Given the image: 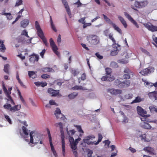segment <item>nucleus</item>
I'll list each match as a JSON object with an SVG mask.
<instances>
[{
    "label": "nucleus",
    "instance_id": "0e129e2a",
    "mask_svg": "<svg viewBox=\"0 0 157 157\" xmlns=\"http://www.w3.org/2000/svg\"><path fill=\"white\" fill-rule=\"evenodd\" d=\"M74 4L77 5V7H78L81 6L82 4L80 2L79 0H78L77 2L74 3Z\"/></svg>",
    "mask_w": 157,
    "mask_h": 157
},
{
    "label": "nucleus",
    "instance_id": "3c124183",
    "mask_svg": "<svg viewBox=\"0 0 157 157\" xmlns=\"http://www.w3.org/2000/svg\"><path fill=\"white\" fill-rule=\"evenodd\" d=\"M21 36H25L27 38H29V36L28 35V32L25 29L21 33Z\"/></svg>",
    "mask_w": 157,
    "mask_h": 157
},
{
    "label": "nucleus",
    "instance_id": "6e6d98bb",
    "mask_svg": "<svg viewBox=\"0 0 157 157\" xmlns=\"http://www.w3.org/2000/svg\"><path fill=\"white\" fill-rule=\"evenodd\" d=\"M61 1L65 8L69 7L67 2L66 0H61Z\"/></svg>",
    "mask_w": 157,
    "mask_h": 157
},
{
    "label": "nucleus",
    "instance_id": "4d7b16f0",
    "mask_svg": "<svg viewBox=\"0 0 157 157\" xmlns=\"http://www.w3.org/2000/svg\"><path fill=\"white\" fill-rule=\"evenodd\" d=\"M140 50L143 53H145V54L148 56L150 55V53L145 49L142 48H140Z\"/></svg>",
    "mask_w": 157,
    "mask_h": 157
},
{
    "label": "nucleus",
    "instance_id": "a18cd8bd",
    "mask_svg": "<svg viewBox=\"0 0 157 157\" xmlns=\"http://www.w3.org/2000/svg\"><path fill=\"white\" fill-rule=\"evenodd\" d=\"M105 70L106 72V73L107 74V75H108L110 77H111L112 76L110 75L112 71L111 69L110 68H105Z\"/></svg>",
    "mask_w": 157,
    "mask_h": 157
},
{
    "label": "nucleus",
    "instance_id": "5fc2aeb1",
    "mask_svg": "<svg viewBox=\"0 0 157 157\" xmlns=\"http://www.w3.org/2000/svg\"><path fill=\"white\" fill-rule=\"evenodd\" d=\"M133 95L131 94H125L124 97L126 99H130L132 98Z\"/></svg>",
    "mask_w": 157,
    "mask_h": 157
},
{
    "label": "nucleus",
    "instance_id": "1a4fd4ad",
    "mask_svg": "<svg viewBox=\"0 0 157 157\" xmlns=\"http://www.w3.org/2000/svg\"><path fill=\"white\" fill-rule=\"evenodd\" d=\"M143 25L146 28L151 31L153 32L157 31V27L154 26L151 23H145Z\"/></svg>",
    "mask_w": 157,
    "mask_h": 157
},
{
    "label": "nucleus",
    "instance_id": "4be33fe9",
    "mask_svg": "<svg viewBox=\"0 0 157 157\" xmlns=\"http://www.w3.org/2000/svg\"><path fill=\"white\" fill-rule=\"evenodd\" d=\"M101 79L103 81H112L114 79V76H112L111 77H110L108 75L104 76L101 78Z\"/></svg>",
    "mask_w": 157,
    "mask_h": 157
},
{
    "label": "nucleus",
    "instance_id": "393cba45",
    "mask_svg": "<svg viewBox=\"0 0 157 157\" xmlns=\"http://www.w3.org/2000/svg\"><path fill=\"white\" fill-rule=\"evenodd\" d=\"M130 84V82L129 80H125L122 82L121 88L127 87L129 86Z\"/></svg>",
    "mask_w": 157,
    "mask_h": 157
},
{
    "label": "nucleus",
    "instance_id": "8fccbe9b",
    "mask_svg": "<svg viewBox=\"0 0 157 157\" xmlns=\"http://www.w3.org/2000/svg\"><path fill=\"white\" fill-rule=\"evenodd\" d=\"M74 126L76 128L78 131L80 133H82V134H83L84 133V132L82 129L81 127L80 126L74 125Z\"/></svg>",
    "mask_w": 157,
    "mask_h": 157
},
{
    "label": "nucleus",
    "instance_id": "20e7f679",
    "mask_svg": "<svg viewBox=\"0 0 157 157\" xmlns=\"http://www.w3.org/2000/svg\"><path fill=\"white\" fill-rule=\"evenodd\" d=\"M86 39L91 45H95L99 42V39L98 36L95 35H90L87 36Z\"/></svg>",
    "mask_w": 157,
    "mask_h": 157
},
{
    "label": "nucleus",
    "instance_id": "f3484780",
    "mask_svg": "<svg viewBox=\"0 0 157 157\" xmlns=\"http://www.w3.org/2000/svg\"><path fill=\"white\" fill-rule=\"evenodd\" d=\"M48 91L52 96H56L59 93V90H54L52 88H49Z\"/></svg>",
    "mask_w": 157,
    "mask_h": 157
},
{
    "label": "nucleus",
    "instance_id": "9b49d317",
    "mask_svg": "<svg viewBox=\"0 0 157 157\" xmlns=\"http://www.w3.org/2000/svg\"><path fill=\"white\" fill-rule=\"evenodd\" d=\"M113 49L112 50L110 53V55L112 56H115L118 53L119 49L117 47H119L120 46L118 44H115L112 45Z\"/></svg>",
    "mask_w": 157,
    "mask_h": 157
},
{
    "label": "nucleus",
    "instance_id": "7c9ffc66",
    "mask_svg": "<svg viewBox=\"0 0 157 157\" xmlns=\"http://www.w3.org/2000/svg\"><path fill=\"white\" fill-rule=\"evenodd\" d=\"M36 71H29L28 75L29 77L34 78L36 77Z\"/></svg>",
    "mask_w": 157,
    "mask_h": 157
},
{
    "label": "nucleus",
    "instance_id": "052dcab7",
    "mask_svg": "<svg viewBox=\"0 0 157 157\" xmlns=\"http://www.w3.org/2000/svg\"><path fill=\"white\" fill-rule=\"evenodd\" d=\"M67 12L70 18L71 17V13L69 7L66 8Z\"/></svg>",
    "mask_w": 157,
    "mask_h": 157
},
{
    "label": "nucleus",
    "instance_id": "09e8293b",
    "mask_svg": "<svg viewBox=\"0 0 157 157\" xmlns=\"http://www.w3.org/2000/svg\"><path fill=\"white\" fill-rule=\"evenodd\" d=\"M128 61L125 59H122L117 60V62L121 64H126L128 63Z\"/></svg>",
    "mask_w": 157,
    "mask_h": 157
},
{
    "label": "nucleus",
    "instance_id": "a211bd4d",
    "mask_svg": "<svg viewBox=\"0 0 157 157\" xmlns=\"http://www.w3.org/2000/svg\"><path fill=\"white\" fill-rule=\"evenodd\" d=\"M140 125L142 128L147 129H150L151 128V125L149 123L145 122L141 123Z\"/></svg>",
    "mask_w": 157,
    "mask_h": 157
},
{
    "label": "nucleus",
    "instance_id": "f257e3e1",
    "mask_svg": "<svg viewBox=\"0 0 157 157\" xmlns=\"http://www.w3.org/2000/svg\"><path fill=\"white\" fill-rule=\"evenodd\" d=\"M30 143L35 145L39 143L40 144H43L44 138L43 136L36 131H31L30 132Z\"/></svg>",
    "mask_w": 157,
    "mask_h": 157
},
{
    "label": "nucleus",
    "instance_id": "a878e982",
    "mask_svg": "<svg viewBox=\"0 0 157 157\" xmlns=\"http://www.w3.org/2000/svg\"><path fill=\"white\" fill-rule=\"evenodd\" d=\"M118 18L123 25L124 26V27L126 28L127 27V25L124 18L120 16H118Z\"/></svg>",
    "mask_w": 157,
    "mask_h": 157
},
{
    "label": "nucleus",
    "instance_id": "49530a36",
    "mask_svg": "<svg viewBox=\"0 0 157 157\" xmlns=\"http://www.w3.org/2000/svg\"><path fill=\"white\" fill-rule=\"evenodd\" d=\"M122 82L120 81L118 79H116L114 81L115 85L117 86H119L120 87H121V85Z\"/></svg>",
    "mask_w": 157,
    "mask_h": 157
},
{
    "label": "nucleus",
    "instance_id": "e433bc0d",
    "mask_svg": "<svg viewBox=\"0 0 157 157\" xmlns=\"http://www.w3.org/2000/svg\"><path fill=\"white\" fill-rule=\"evenodd\" d=\"M22 131L23 133L25 136H28L29 135V132L30 133V130H28L26 127L23 126L22 127Z\"/></svg>",
    "mask_w": 157,
    "mask_h": 157
},
{
    "label": "nucleus",
    "instance_id": "774afa93",
    "mask_svg": "<svg viewBox=\"0 0 157 157\" xmlns=\"http://www.w3.org/2000/svg\"><path fill=\"white\" fill-rule=\"evenodd\" d=\"M103 142L104 143H105V145H107V146L108 147L109 145L110 142L108 140H106L103 141Z\"/></svg>",
    "mask_w": 157,
    "mask_h": 157
},
{
    "label": "nucleus",
    "instance_id": "473e14b6",
    "mask_svg": "<svg viewBox=\"0 0 157 157\" xmlns=\"http://www.w3.org/2000/svg\"><path fill=\"white\" fill-rule=\"evenodd\" d=\"M50 25L51 26L52 29L55 32H56L57 31V29L53 23V21L52 20V17L51 16H50Z\"/></svg>",
    "mask_w": 157,
    "mask_h": 157
},
{
    "label": "nucleus",
    "instance_id": "5701e85b",
    "mask_svg": "<svg viewBox=\"0 0 157 157\" xmlns=\"http://www.w3.org/2000/svg\"><path fill=\"white\" fill-rule=\"evenodd\" d=\"M21 106L20 105H15L14 106L11 107L10 105V111L15 112L19 110L21 108Z\"/></svg>",
    "mask_w": 157,
    "mask_h": 157
},
{
    "label": "nucleus",
    "instance_id": "de8ad7c7",
    "mask_svg": "<svg viewBox=\"0 0 157 157\" xmlns=\"http://www.w3.org/2000/svg\"><path fill=\"white\" fill-rule=\"evenodd\" d=\"M110 66L111 67L113 68H116L118 67L117 63L115 62H112L111 63Z\"/></svg>",
    "mask_w": 157,
    "mask_h": 157
},
{
    "label": "nucleus",
    "instance_id": "6e6552de",
    "mask_svg": "<svg viewBox=\"0 0 157 157\" xmlns=\"http://www.w3.org/2000/svg\"><path fill=\"white\" fill-rule=\"evenodd\" d=\"M137 110L138 114L141 116H144L145 117L150 116L149 115H145L147 113L146 111L140 106H138L137 107Z\"/></svg>",
    "mask_w": 157,
    "mask_h": 157
},
{
    "label": "nucleus",
    "instance_id": "9d476101",
    "mask_svg": "<svg viewBox=\"0 0 157 157\" xmlns=\"http://www.w3.org/2000/svg\"><path fill=\"white\" fill-rule=\"evenodd\" d=\"M55 115L57 119H60V120H64L65 118V116L61 113L60 109L57 108L55 112Z\"/></svg>",
    "mask_w": 157,
    "mask_h": 157
},
{
    "label": "nucleus",
    "instance_id": "4468645a",
    "mask_svg": "<svg viewBox=\"0 0 157 157\" xmlns=\"http://www.w3.org/2000/svg\"><path fill=\"white\" fill-rule=\"evenodd\" d=\"M55 125L56 127H59L61 133V138H64V134L63 130V124L61 122L56 123Z\"/></svg>",
    "mask_w": 157,
    "mask_h": 157
},
{
    "label": "nucleus",
    "instance_id": "aec40b11",
    "mask_svg": "<svg viewBox=\"0 0 157 157\" xmlns=\"http://www.w3.org/2000/svg\"><path fill=\"white\" fill-rule=\"evenodd\" d=\"M29 20L27 19H25L21 22V27L25 28L29 25Z\"/></svg>",
    "mask_w": 157,
    "mask_h": 157
},
{
    "label": "nucleus",
    "instance_id": "72a5a7b5",
    "mask_svg": "<svg viewBox=\"0 0 157 157\" xmlns=\"http://www.w3.org/2000/svg\"><path fill=\"white\" fill-rule=\"evenodd\" d=\"M114 29L121 34H122V32L121 29L115 24L113 23L112 25Z\"/></svg>",
    "mask_w": 157,
    "mask_h": 157
},
{
    "label": "nucleus",
    "instance_id": "2eb2a0df",
    "mask_svg": "<svg viewBox=\"0 0 157 157\" xmlns=\"http://www.w3.org/2000/svg\"><path fill=\"white\" fill-rule=\"evenodd\" d=\"M24 10V9L23 8L21 9L19 12L17 13V16L16 17L15 20L12 23V24H13L15 22H17L19 19L23 16L22 15V13Z\"/></svg>",
    "mask_w": 157,
    "mask_h": 157
},
{
    "label": "nucleus",
    "instance_id": "0eeeda50",
    "mask_svg": "<svg viewBox=\"0 0 157 157\" xmlns=\"http://www.w3.org/2000/svg\"><path fill=\"white\" fill-rule=\"evenodd\" d=\"M95 137L93 135L85 137L83 139V141L84 143L87 144H94V142H92L91 140H92Z\"/></svg>",
    "mask_w": 157,
    "mask_h": 157
},
{
    "label": "nucleus",
    "instance_id": "c9c22d12",
    "mask_svg": "<svg viewBox=\"0 0 157 157\" xmlns=\"http://www.w3.org/2000/svg\"><path fill=\"white\" fill-rule=\"evenodd\" d=\"M41 70L44 72H52L54 71V70L53 69L50 68L49 67L43 68L41 69Z\"/></svg>",
    "mask_w": 157,
    "mask_h": 157
},
{
    "label": "nucleus",
    "instance_id": "69168bd1",
    "mask_svg": "<svg viewBox=\"0 0 157 157\" xmlns=\"http://www.w3.org/2000/svg\"><path fill=\"white\" fill-rule=\"evenodd\" d=\"M19 98H20L21 100V101H22V102L23 104L24 105H26V103L25 102V100H24V99L23 98V97H22V96H21Z\"/></svg>",
    "mask_w": 157,
    "mask_h": 157
},
{
    "label": "nucleus",
    "instance_id": "b1692460",
    "mask_svg": "<svg viewBox=\"0 0 157 157\" xmlns=\"http://www.w3.org/2000/svg\"><path fill=\"white\" fill-rule=\"evenodd\" d=\"M64 138H61L62 140L61 142L62 154L63 156H65L66 154L65 149V143Z\"/></svg>",
    "mask_w": 157,
    "mask_h": 157
},
{
    "label": "nucleus",
    "instance_id": "ea45409f",
    "mask_svg": "<svg viewBox=\"0 0 157 157\" xmlns=\"http://www.w3.org/2000/svg\"><path fill=\"white\" fill-rule=\"evenodd\" d=\"M78 95V94L76 93H73L68 95L69 98L71 99L74 98Z\"/></svg>",
    "mask_w": 157,
    "mask_h": 157
},
{
    "label": "nucleus",
    "instance_id": "4c0bfd02",
    "mask_svg": "<svg viewBox=\"0 0 157 157\" xmlns=\"http://www.w3.org/2000/svg\"><path fill=\"white\" fill-rule=\"evenodd\" d=\"M156 93V92H152L149 93L148 94V95L150 99H155Z\"/></svg>",
    "mask_w": 157,
    "mask_h": 157
},
{
    "label": "nucleus",
    "instance_id": "7ed1b4c3",
    "mask_svg": "<svg viewBox=\"0 0 157 157\" xmlns=\"http://www.w3.org/2000/svg\"><path fill=\"white\" fill-rule=\"evenodd\" d=\"M68 139L70 142V145L72 150H76L77 145L78 141L81 140V138L78 137L75 140L72 137L69 136Z\"/></svg>",
    "mask_w": 157,
    "mask_h": 157
},
{
    "label": "nucleus",
    "instance_id": "338daca9",
    "mask_svg": "<svg viewBox=\"0 0 157 157\" xmlns=\"http://www.w3.org/2000/svg\"><path fill=\"white\" fill-rule=\"evenodd\" d=\"M85 17H83L82 18H81L78 21L79 22L81 23L82 24H84L85 23Z\"/></svg>",
    "mask_w": 157,
    "mask_h": 157
},
{
    "label": "nucleus",
    "instance_id": "c756f323",
    "mask_svg": "<svg viewBox=\"0 0 157 157\" xmlns=\"http://www.w3.org/2000/svg\"><path fill=\"white\" fill-rule=\"evenodd\" d=\"M2 88L5 94L8 98L9 99H10V94L8 92L4 84L2 83Z\"/></svg>",
    "mask_w": 157,
    "mask_h": 157
},
{
    "label": "nucleus",
    "instance_id": "e2e57ef3",
    "mask_svg": "<svg viewBox=\"0 0 157 157\" xmlns=\"http://www.w3.org/2000/svg\"><path fill=\"white\" fill-rule=\"evenodd\" d=\"M109 38L111 39L112 41L114 43H115V42H116V41L115 40H114V38H113V35L111 34H110L109 35Z\"/></svg>",
    "mask_w": 157,
    "mask_h": 157
},
{
    "label": "nucleus",
    "instance_id": "13d9d810",
    "mask_svg": "<svg viewBox=\"0 0 157 157\" xmlns=\"http://www.w3.org/2000/svg\"><path fill=\"white\" fill-rule=\"evenodd\" d=\"M97 58L100 59H101L103 58V56L101 55L98 52H97L95 54Z\"/></svg>",
    "mask_w": 157,
    "mask_h": 157
},
{
    "label": "nucleus",
    "instance_id": "ddd939ff",
    "mask_svg": "<svg viewBox=\"0 0 157 157\" xmlns=\"http://www.w3.org/2000/svg\"><path fill=\"white\" fill-rule=\"evenodd\" d=\"M108 92L112 95H117L121 94L122 91L121 90L115 89H109L107 90Z\"/></svg>",
    "mask_w": 157,
    "mask_h": 157
},
{
    "label": "nucleus",
    "instance_id": "864d4df0",
    "mask_svg": "<svg viewBox=\"0 0 157 157\" xmlns=\"http://www.w3.org/2000/svg\"><path fill=\"white\" fill-rule=\"evenodd\" d=\"M75 130L73 129L70 130L69 131H68L67 130V133L69 136H72L75 134Z\"/></svg>",
    "mask_w": 157,
    "mask_h": 157
},
{
    "label": "nucleus",
    "instance_id": "f03ea898",
    "mask_svg": "<svg viewBox=\"0 0 157 157\" xmlns=\"http://www.w3.org/2000/svg\"><path fill=\"white\" fill-rule=\"evenodd\" d=\"M35 27L37 30V34L38 36L42 39L45 46H48V44L47 40L45 38L43 32L41 29L38 22L37 21H36L35 22Z\"/></svg>",
    "mask_w": 157,
    "mask_h": 157
},
{
    "label": "nucleus",
    "instance_id": "79ce46f5",
    "mask_svg": "<svg viewBox=\"0 0 157 157\" xmlns=\"http://www.w3.org/2000/svg\"><path fill=\"white\" fill-rule=\"evenodd\" d=\"M9 65L6 64L4 65L3 70L7 74L9 73Z\"/></svg>",
    "mask_w": 157,
    "mask_h": 157
},
{
    "label": "nucleus",
    "instance_id": "423d86ee",
    "mask_svg": "<svg viewBox=\"0 0 157 157\" xmlns=\"http://www.w3.org/2000/svg\"><path fill=\"white\" fill-rule=\"evenodd\" d=\"M148 3V2L147 1H142L140 2L136 1L134 3V5L137 8H141L146 6Z\"/></svg>",
    "mask_w": 157,
    "mask_h": 157
},
{
    "label": "nucleus",
    "instance_id": "6ab92c4d",
    "mask_svg": "<svg viewBox=\"0 0 157 157\" xmlns=\"http://www.w3.org/2000/svg\"><path fill=\"white\" fill-rule=\"evenodd\" d=\"M151 71H150V69L148 68H146L141 71L140 73L142 75H145L147 74L151 73V71L153 72L154 70L153 68H151Z\"/></svg>",
    "mask_w": 157,
    "mask_h": 157
},
{
    "label": "nucleus",
    "instance_id": "f704fd0d",
    "mask_svg": "<svg viewBox=\"0 0 157 157\" xmlns=\"http://www.w3.org/2000/svg\"><path fill=\"white\" fill-rule=\"evenodd\" d=\"M106 22L108 23L109 24L112 25L113 23V22L110 20L107 16L105 15L104 14H102Z\"/></svg>",
    "mask_w": 157,
    "mask_h": 157
},
{
    "label": "nucleus",
    "instance_id": "f8f14e48",
    "mask_svg": "<svg viewBox=\"0 0 157 157\" xmlns=\"http://www.w3.org/2000/svg\"><path fill=\"white\" fill-rule=\"evenodd\" d=\"M124 15L134 25L136 28H138L139 27V25L137 22L128 13L125 12L124 13Z\"/></svg>",
    "mask_w": 157,
    "mask_h": 157
},
{
    "label": "nucleus",
    "instance_id": "bb28decb",
    "mask_svg": "<svg viewBox=\"0 0 157 157\" xmlns=\"http://www.w3.org/2000/svg\"><path fill=\"white\" fill-rule=\"evenodd\" d=\"M51 47L52 48L53 51L54 52V53L58 56H60V53L59 52L57 51V50H58V48L56 45L55 44Z\"/></svg>",
    "mask_w": 157,
    "mask_h": 157
},
{
    "label": "nucleus",
    "instance_id": "cd10ccee",
    "mask_svg": "<svg viewBox=\"0 0 157 157\" xmlns=\"http://www.w3.org/2000/svg\"><path fill=\"white\" fill-rule=\"evenodd\" d=\"M3 43L4 41L0 40V51L2 52H4L5 50L6 49Z\"/></svg>",
    "mask_w": 157,
    "mask_h": 157
},
{
    "label": "nucleus",
    "instance_id": "37998d69",
    "mask_svg": "<svg viewBox=\"0 0 157 157\" xmlns=\"http://www.w3.org/2000/svg\"><path fill=\"white\" fill-rule=\"evenodd\" d=\"M141 137V139L144 140L145 141L148 142L150 141V140L147 138L146 135L145 134L142 135L140 136Z\"/></svg>",
    "mask_w": 157,
    "mask_h": 157
},
{
    "label": "nucleus",
    "instance_id": "2f4dec72",
    "mask_svg": "<svg viewBox=\"0 0 157 157\" xmlns=\"http://www.w3.org/2000/svg\"><path fill=\"white\" fill-rule=\"evenodd\" d=\"M144 150L145 151H147L150 154H152L154 152L153 149L152 148L149 147H145L144 149Z\"/></svg>",
    "mask_w": 157,
    "mask_h": 157
},
{
    "label": "nucleus",
    "instance_id": "39448f33",
    "mask_svg": "<svg viewBox=\"0 0 157 157\" xmlns=\"http://www.w3.org/2000/svg\"><path fill=\"white\" fill-rule=\"evenodd\" d=\"M123 72L125 73L123 75V78L124 79H129L130 78V75L133 76V73L128 68H125L124 69Z\"/></svg>",
    "mask_w": 157,
    "mask_h": 157
},
{
    "label": "nucleus",
    "instance_id": "a19ab883",
    "mask_svg": "<svg viewBox=\"0 0 157 157\" xmlns=\"http://www.w3.org/2000/svg\"><path fill=\"white\" fill-rule=\"evenodd\" d=\"M102 138L103 137L101 134L99 133L98 138V140L97 142H94V144H95V145H97V144H98L101 141Z\"/></svg>",
    "mask_w": 157,
    "mask_h": 157
},
{
    "label": "nucleus",
    "instance_id": "58836bf2",
    "mask_svg": "<svg viewBox=\"0 0 157 157\" xmlns=\"http://www.w3.org/2000/svg\"><path fill=\"white\" fill-rule=\"evenodd\" d=\"M73 90H86L87 89L85 88V87L81 86H75L74 87H73L72 88Z\"/></svg>",
    "mask_w": 157,
    "mask_h": 157
},
{
    "label": "nucleus",
    "instance_id": "bf43d9fd",
    "mask_svg": "<svg viewBox=\"0 0 157 157\" xmlns=\"http://www.w3.org/2000/svg\"><path fill=\"white\" fill-rule=\"evenodd\" d=\"M149 109L150 111L151 112H153L154 111H155L156 112L157 109L156 108L153 106L149 107Z\"/></svg>",
    "mask_w": 157,
    "mask_h": 157
},
{
    "label": "nucleus",
    "instance_id": "dca6fc26",
    "mask_svg": "<svg viewBox=\"0 0 157 157\" xmlns=\"http://www.w3.org/2000/svg\"><path fill=\"white\" fill-rule=\"evenodd\" d=\"M24 10V9L23 8L21 9L19 12L17 13V16L16 17L15 20L12 23V24H13L15 22H17L19 19L23 16L22 15V13Z\"/></svg>",
    "mask_w": 157,
    "mask_h": 157
},
{
    "label": "nucleus",
    "instance_id": "412c9836",
    "mask_svg": "<svg viewBox=\"0 0 157 157\" xmlns=\"http://www.w3.org/2000/svg\"><path fill=\"white\" fill-rule=\"evenodd\" d=\"M39 59V56L37 55L34 54L29 58V60L30 62L34 63L35 61L37 62Z\"/></svg>",
    "mask_w": 157,
    "mask_h": 157
},
{
    "label": "nucleus",
    "instance_id": "603ef678",
    "mask_svg": "<svg viewBox=\"0 0 157 157\" xmlns=\"http://www.w3.org/2000/svg\"><path fill=\"white\" fill-rule=\"evenodd\" d=\"M23 4L22 0H17L15 6H18Z\"/></svg>",
    "mask_w": 157,
    "mask_h": 157
},
{
    "label": "nucleus",
    "instance_id": "c85d7f7f",
    "mask_svg": "<svg viewBox=\"0 0 157 157\" xmlns=\"http://www.w3.org/2000/svg\"><path fill=\"white\" fill-rule=\"evenodd\" d=\"M144 100V98H141L140 96H137L135 99L131 103V104H133L135 103L140 102Z\"/></svg>",
    "mask_w": 157,
    "mask_h": 157
},
{
    "label": "nucleus",
    "instance_id": "680f3d73",
    "mask_svg": "<svg viewBox=\"0 0 157 157\" xmlns=\"http://www.w3.org/2000/svg\"><path fill=\"white\" fill-rule=\"evenodd\" d=\"M49 103L50 105H57V104L55 103V101L53 100H50L49 101Z\"/></svg>",
    "mask_w": 157,
    "mask_h": 157
},
{
    "label": "nucleus",
    "instance_id": "c03bdc74",
    "mask_svg": "<svg viewBox=\"0 0 157 157\" xmlns=\"http://www.w3.org/2000/svg\"><path fill=\"white\" fill-rule=\"evenodd\" d=\"M71 73L74 76H75L78 74L79 72L78 71L77 69H72Z\"/></svg>",
    "mask_w": 157,
    "mask_h": 157
}]
</instances>
